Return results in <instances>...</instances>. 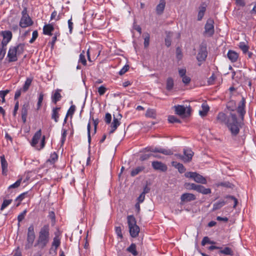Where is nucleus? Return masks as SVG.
<instances>
[{
  "label": "nucleus",
  "instance_id": "nucleus-1",
  "mask_svg": "<svg viewBox=\"0 0 256 256\" xmlns=\"http://www.w3.org/2000/svg\"><path fill=\"white\" fill-rule=\"evenodd\" d=\"M246 100L242 97L238 106L236 102L232 100L228 102L224 112L218 114L216 120L220 124H224L230 132L232 137L236 136L240 132V128L244 124V116L246 114Z\"/></svg>",
  "mask_w": 256,
  "mask_h": 256
},
{
  "label": "nucleus",
  "instance_id": "nucleus-2",
  "mask_svg": "<svg viewBox=\"0 0 256 256\" xmlns=\"http://www.w3.org/2000/svg\"><path fill=\"white\" fill-rule=\"evenodd\" d=\"M50 226L48 224H44L40 228L34 246H38L43 249L47 246L50 240Z\"/></svg>",
  "mask_w": 256,
  "mask_h": 256
},
{
  "label": "nucleus",
  "instance_id": "nucleus-3",
  "mask_svg": "<svg viewBox=\"0 0 256 256\" xmlns=\"http://www.w3.org/2000/svg\"><path fill=\"white\" fill-rule=\"evenodd\" d=\"M146 150L147 152H152V158H164L161 156V154L165 156H170L173 154V152L171 149L164 148L160 146H149L146 148Z\"/></svg>",
  "mask_w": 256,
  "mask_h": 256
},
{
  "label": "nucleus",
  "instance_id": "nucleus-4",
  "mask_svg": "<svg viewBox=\"0 0 256 256\" xmlns=\"http://www.w3.org/2000/svg\"><path fill=\"white\" fill-rule=\"evenodd\" d=\"M129 232L132 238H136L140 232V228L136 224V218L133 215L127 216Z\"/></svg>",
  "mask_w": 256,
  "mask_h": 256
},
{
  "label": "nucleus",
  "instance_id": "nucleus-5",
  "mask_svg": "<svg viewBox=\"0 0 256 256\" xmlns=\"http://www.w3.org/2000/svg\"><path fill=\"white\" fill-rule=\"evenodd\" d=\"M35 238L36 234L34 230V226L32 224L28 228L26 241L24 245L25 250H28L32 248Z\"/></svg>",
  "mask_w": 256,
  "mask_h": 256
},
{
  "label": "nucleus",
  "instance_id": "nucleus-6",
  "mask_svg": "<svg viewBox=\"0 0 256 256\" xmlns=\"http://www.w3.org/2000/svg\"><path fill=\"white\" fill-rule=\"evenodd\" d=\"M42 136V131L41 130H38L34 136L32 137V142H31V145L33 146L36 148L38 150H40L42 149L45 146V138L46 137L44 136L42 138V139L40 142V146L38 147L37 146V144L40 138Z\"/></svg>",
  "mask_w": 256,
  "mask_h": 256
},
{
  "label": "nucleus",
  "instance_id": "nucleus-7",
  "mask_svg": "<svg viewBox=\"0 0 256 256\" xmlns=\"http://www.w3.org/2000/svg\"><path fill=\"white\" fill-rule=\"evenodd\" d=\"M22 16L20 22V26L22 28H26L33 24L34 22L29 16L27 9L25 8L22 12Z\"/></svg>",
  "mask_w": 256,
  "mask_h": 256
},
{
  "label": "nucleus",
  "instance_id": "nucleus-8",
  "mask_svg": "<svg viewBox=\"0 0 256 256\" xmlns=\"http://www.w3.org/2000/svg\"><path fill=\"white\" fill-rule=\"evenodd\" d=\"M208 56L207 46L204 43H202L200 46L198 54L196 56V59L200 62L198 66H201V62H204Z\"/></svg>",
  "mask_w": 256,
  "mask_h": 256
},
{
  "label": "nucleus",
  "instance_id": "nucleus-9",
  "mask_svg": "<svg viewBox=\"0 0 256 256\" xmlns=\"http://www.w3.org/2000/svg\"><path fill=\"white\" fill-rule=\"evenodd\" d=\"M176 114L182 116L187 118L190 116L191 108L190 106L186 108L184 106L177 105L174 106Z\"/></svg>",
  "mask_w": 256,
  "mask_h": 256
},
{
  "label": "nucleus",
  "instance_id": "nucleus-10",
  "mask_svg": "<svg viewBox=\"0 0 256 256\" xmlns=\"http://www.w3.org/2000/svg\"><path fill=\"white\" fill-rule=\"evenodd\" d=\"M184 176L186 178H190L194 180V182L197 183H200L202 184H206L207 180L206 178L202 176L200 174L196 172H186L184 174Z\"/></svg>",
  "mask_w": 256,
  "mask_h": 256
},
{
  "label": "nucleus",
  "instance_id": "nucleus-11",
  "mask_svg": "<svg viewBox=\"0 0 256 256\" xmlns=\"http://www.w3.org/2000/svg\"><path fill=\"white\" fill-rule=\"evenodd\" d=\"M184 156L180 154H175L176 158L181 160H192L194 152L191 149L186 148H184L183 150Z\"/></svg>",
  "mask_w": 256,
  "mask_h": 256
},
{
  "label": "nucleus",
  "instance_id": "nucleus-12",
  "mask_svg": "<svg viewBox=\"0 0 256 256\" xmlns=\"http://www.w3.org/2000/svg\"><path fill=\"white\" fill-rule=\"evenodd\" d=\"M214 21L212 18H208L204 26V32L208 36H212L214 33Z\"/></svg>",
  "mask_w": 256,
  "mask_h": 256
},
{
  "label": "nucleus",
  "instance_id": "nucleus-13",
  "mask_svg": "<svg viewBox=\"0 0 256 256\" xmlns=\"http://www.w3.org/2000/svg\"><path fill=\"white\" fill-rule=\"evenodd\" d=\"M18 54L15 48L10 46L8 54V61L9 62H14L18 60Z\"/></svg>",
  "mask_w": 256,
  "mask_h": 256
},
{
  "label": "nucleus",
  "instance_id": "nucleus-14",
  "mask_svg": "<svg viewBox=\"0 0 256 256\" xmlns=\"http://www.w3.org/2000/svg\"><path fill=\"white\" fill-rule=\"evenodd\" d=\"M152 166L155 170L162 172H165L168 170L166 165L160 161H152Z\"/></svg>",
  "mask_w": 256,
  "mask_h": 256
},
{
  "label": "nucleus",
  "instance_id": "nucleus-15",
  "mask_svg": "<svg viewBox=\"0 0 256 256\" xmlns=\"http://www.w3.org/2000/svg\"><path fill=\"white\" fill-rule=\"evenodd\" d=\"M196 200L194 194L190 193L183 194L180 196L181 202H188Z\"/></svg>",
  "mask_w": 256,
  "mask_h": 256
},
{
  "label": "nucleus",
  "instance_id": "nucleus-16",
  "mask_svg": "<svg viewBox=\"0 0 256 256\" xmlns=\"http://www.w3.org/2000/svg\"><path fill=\"white\" fill-rule=\"evenodd\" d=\"M29 108V104L28 103H25L24 104H23L21 110L22 118L24 124H25L26 121L28 112Z\"/></svg>",
  "mask_w": 256,
  "mask_h": 256
},
{
  "label": "nucleus",
  "instance_id": "nucleus-17",
  "mask_svg": "<svg viewBox=\"0 0 256 256\" xmlns=\"http://www.w3.org/2000/svg\"><path fill=\"white\" fill-rule=\"evenodd\" d=\"M218 254H223L226 256L228 255L232 256L234 254V252L233 250L232 249V248L230 247L226 246L222 248L220 246V248H219Z\"/></svg>",
  "mask_w": 256,
  "mask_h": 256
},
{
  "label": "nucleus",
  "instance_id": "nucleus-18",
  "mask_svg": "<svg viewBox=\"0 0 256 256\" xmlns=\"http://www.w3.org/2000/svg\"><path fill=\"white\" fill-rule=\"evenodd\" d=\"M207 4L206 2H203L201 4L199 7V12L198 15V20H201L204 17V13L206 11Z\"/></svg>",
  "mask_w": 256,
  "mask_h": 256
},
{
  "label": "nucleus",
  "instance_id": "nucleus-19",
  "mask_svg": "<svg viewBox=\"0 0 256 256\" xmlns=\"http://www.w3.org/2000/svg\"><path fill=\"white\" fill-rule=\"evenodd\" d=\"M227 56L231 62H234L238 60V54L234 50H229L227 54Z\"/></svg>",
  "mask_w": 256,
  "mask_h": 256
},
{
  "label": "nucleus",
  "instance_id": "nucleus-20",
  "mask_svg": "<svg viewBox=\"0 0 256 256\" xmlns=\"http://www.w3.org/2000/svg\"><path fill=\"white\" fill-rule=\"evenodd\" d=\"M196 190L203 194H208L212 192L211 189L210 188H206L204 186L198 184Z\"/></svg>",
  "mask_w": 256,
  "mask_h": 256
},
{
  "label": "nucleus",
  "instance_id": "nucleus-21",
  "mask_svg": "<svg viewBox=\"0 0 256 256\" xmlns=\"http://www.w3.org/2000/svg\"><path fill=\"white\" fill-rule=\"evenodd\" d=\"M166 2L164 0H160V3L156 7V12L158 15L162 14L164 10Z\"/></svg>",
  "mask_w": 256,
  "mask_h": 256
},
{
  "label": "nucleus",
  "instance_id": "nucleus-22",
  "mask_svg": "<svg viewBox=\"0 0 256 256\" xmlns=\"http://www.w3.org/2000/svg\"><path fill=\"white\" fill-rule=\"evenodd\" d=\"M61 90L57 89L55 92L52 96V101L54 104H56L58 102L60 101L62 97L60 94Z\"/></svg>",
  "mask_w": 256,
  "mask_h": 256
},
{
  "label": "nucleus",
  "instance_id": "nucleus-23",
  "mask_svg": "<svg viewBox=\"0 0 256 256\" xmlns=\"http://www.w3.org/2000/svg\"><path fill=\"white\" fill-rule=\"evenodd\" d=\"M60 110V107H56L54 108L52 110V119L54 120L56 122H58V118L60 116V114L58 112Z\"/></svg>",
  "mask_w": 256,
  "mask_h": 256
},
{
  "label": "nucleus",
  "instance_id": "nucleus-24",
  "mask_svg": "<svg viewBox=\"0 0 256 256\" xmlns=\"http://www.w3.org/2000/svg\"><path fill=\"white\" fill-rule=\"evenodd\" d=\"M54 30V27L51 24H46L43 28V34L46 35L52 36Z\"/></svg>",
  "mask_w": 256,
  "mask_h": 256
},
{
  "label": "nucleus",
  "instance_id": "nucleus-25",
  "mask_svg": "<svg viewBox=\"0 0 256 256\" xmlns=\"http://www.w3.org/2000/svg\"><path fill=\"white\" fill-rule=\"evenodd\" d=\"M60 239L58 238V236H56L53 238V241L52 244V247L50 248V250H53V248L54 247V252H56L58 248L60 246Z\"/></svg>",
  "mask_w": 256,
  "mask_h": 256
},
{
  "label": "nucleus",
  "instance_id": "nucleus-26",
  "mask_svg": "<svg viewBox=\"0 0 256 256\" xmlns=\"http://www.w3.org/2000/svg\"><path fill=\"white\" fill-rule=\"evenodd\" d=\"M120 122H119L118 118H116L115 116H114L113 122L111 124L110 128L111 130L110 132V134H112L116 130L117 128L120 125Z\"/></svg>",
  "mask_w": 256,
  "mask_h": 256
},
{
  "label": "nucleus",
  "instance_id": "nucleus-27",
  "mask_svg": "<svg viewBox=\"0 0 256 256\" xmlns=\"http://www.w3.org/2000/svg\"><path fill=\"white\" fill-rule=\"evenodd\" d=\"M226 204H227V201H225L224 200H220L218 202H216L213 204L212 211H215L218 210H220Z\"/></svg>",
  "mask_w": 256,
  "mask_h": 256
},
{
  "label": "nucleus",
  "instance_id": "nucleus-28",
  "mask_svg": "<svg viewBox=\"0 0 256 256\" xmlns=\"http://www.w3.org/2000/svg\"><path fill=\"white\" fill-rule=\"evenodd\" d=\"M32 78H28L24 84L22 88V91L24 92H27L29 89L30 86L32 84Z\"/></svg>",
  "mask_w": 256,
  "mask_h": 256
},
{
  "label": "nucleus",
  "instance_id": "nucleus-29",
  "mask_svg": "<svg viewBox=\"0 0 256 256\" xmlns=\"http://www.w3.org/2000/svg\"><path fill=\"white\" fill-rule=\"evenodd\" d=\"M172 32H166V38H165V44L167 47H169L171 45L172 37Z\"/></svg>",
  "mask_w": 256,
  "mask_h": 256
},
{
  "label": "nucleus",
  "instance_id": "nucleus-30",
  "mask_svg": "<svg viewBox=\"0 0 256 256\" xmlns=\"http://www.w3.org/2000/svg\"><path fill=\"white\" fill-rule=\"evenodd\" d=\"M2 35L3 40H7V42H8L12 38V33L9 30L2 32Z\"/></svg>",
  "mask_w": 256,
  "mask_h": 256
},
{
  "label": "nucleus",
  "instance_id": "nucleus-31",
  "mask_svg": "<svg viewBox=\"0 0 256 256\" xmlns=\"http://www.w3.org/2000/svg\"><path fill=\"white\" fill-rule=\"evenodd\" d=\"M172 165L178 170L180 174L184 173L186 171V168L182 164L177 163L176 161H172Z\"/></svg>",
  "mask_w": 256,
  "mask_h": 256
},
{
  "label": "nucleus",
  "instance_id": "nucleus-32",
  "mask_svg": "<svg viewBox=\"0 0 256 256\" xmlns=\"http://www.w3.org/2000/svg\"><path fill=\"white\" fill-rule=\"evenodd\" d=\"M174 82L172 78L169 77L166 80V88L168 90H171L174 87Z\"/></svg>",
  "mask_w": 256,
  "mask_h": 256
},
{
  "label": "nucleus",
  "instance_id": "nucleus-33",
  "mask_svg": "<svg viewBox=\"0 0 256 256\" xmlns=\"http://www.w3.org/2000/svg\"><path fill=\"white\" fill-rule=\"evenodd\" d=\"M126 250L132 254L134 256H136L138 252L136 250V245L134 244H132L129 247L126 249Z\"/></svg>",
  "mask_w": 256,
  "mask_h": 256
},
{
  "label": "nucleus",
  "instance_id": "nucleus-34",
  "mask_svg": "<svg viewBox=\"0 0 256 256\" xmlns=\"http://www.w3.org/2000/svg\"><path fill=\"white\" fill-rule=\"evenodd\" d=\"M14 48H16L18 55L20 56L24 52L25 44H19Z\"/></svg>",
  "mask_w": 256,
  "mask_h": 256
},
{
  "label": "nucleus",
  "instance_id": "nucleus-35",
  "mask_svg": "<svg viewBox=\"0 0 256 256\" xmlns=\"http://www.w3.org/2000/svg\"><path fill=\"white\" fill-rule=\"evenodd\" d=\"M202 110H200L199 114L202 116H204L207 114L210 108L207 104H202Z\"/></svg>",
  "mask_w": 256,
  "mask_h": 256
},
{
  "label": "nucleus",
  "instance_id": "nucleus-36",
  "mask_svg": "<svg viewBox=\"0 0 256 256\" xmlns=\"http://www.w3.org/2000/svg\"><path fill=\"white\" fill-rule=\"evenodd\" d=\"M144 169V168L142 166H138L131 171L130 176H134L138 174L140 172H142Z\"/></svg>",
  "mask_w": 256,
  "mask_h": 256
},
{
  "label": "nucleus",
  "instance_id": "nucleus-37",
  "mask_svg": "<svg viewBox=\"0 0 256 256\" xmlns=\"http://www.w3.org/2000/svg\"><path fill=\"white\" fill-rule=\"evenodd\" d=\"M48 217L51 220V224L52 226H54L56 224V215L54 211H50Z\"/></svg>",
  "mask_w": 256,
  "mask_h": 256
},
{
  "label": "nucleus",
  "instance_id": "nucleus-38",
  "mask_svg": "<svg viewBox=\"0 0 256 256\" xmlns=\"http://www.w3.org/2000/svg\"><path fill=\"white\" fill-rule=\"evenodd\" d=\"M2 174L4 176H6L8 172V164L7 161H1Z\"/></svg>",
  "mask_w": 256,
  "mask_h": 256
},
{
  "label": "nucleus",
  "instance_id": "nucleus-39",
  "mask_svg": "<svg viewBox=\"0 0 256 256\" xmlns=\"http://www.w3.org/2000/svg\"><path fill=\"white\" fill-rule=\"evenodd\" d=\"M218 186H222L226 188H233L234 185L228 181L223 182L219 183Z\"/></svg>",
  "mask_w": 256,
  "mask_h": 256
},
{
  "label": "nucleus",
  "instance_id": "nucleus-40",
  "mask_svg": "<svg viewBox=\"0 0 256 256\" xmlns=\"http://www.w3.org/2000/svg\"><path fill=\"white\" fill-rule=\"evenodd\" d=\"M27 210H24L22 212H21L18 216V226H20V222L24 218L26 214Z\"/></svg>",
  "mask_w": 256,
  "mask_h": 256
},
{
  "label": "nucleus",
  "instance_id": "nucleus-41",
  "mask_svg": "<svg viewBox=\"0 0 256 256\" xmlns=\"http://www.w3.org/2000/svg\"><path fill=\"white\" fill-rule=\"evenodd\" d=\"M78 62L82 63L84 66L86 65V60L85 56H84V50L80 54Z\"/></svg>",
  "mask_w": 256,
  "mask_h": 256
},
{
  "label": "nucleus",
  "instance_id": "nucleus-42",
  "mask_svg": "<svg viewBox=\"0 0 256 256\" xmlns=\"http://www.w3.org/2000/svg\"><path fill=\"white\" fill-rule=\"evenodd\" d=\"M147 117L154 118L156 117V111L152 109H148L146 113Z\"/></svg>",
  "mask_w": 256,
  "mask_h": 256
},
{
  "label": "nucleus",
  "instance_id": "nucleus-43",
  "mask_svg": "<svg viewBox=\"0 0 256 256\" xmlns=\"http://www.w3.org/2000/svg\"><path fill=\"white\" fill-rule=\"evenodd\" d=\"M198 184H196L194 183H188L186 182L184 184L185 188L188 190H195L196 189V186Z\"/></svg>",
  "mask_w": 256,
  "mask_h": 256
},
{
  "label": "nucleus",
  "instance_id": "nucleus-44",
  "mask_svg": "<svg viewBox=\"0 0 256 256\" xmlns=\"http://www.w3.org/2000/svg\"><path fill=\"white\" fill-rule=\"evenodd\" d=\"M12 201V199L4 200L1 206L0 210H4L6 206H8L10 204H11Z\"/></svg>",
  "mask_w": 256,
  "mask_h": 256
},
{
  "label": "nucleus",
  "instance_id": "nucleus-45",
  "mask_svg": "<svg viewBox=\"0 0 256 256\" xmlns=\"http://www.w3.org/2000/svg\"><path fill=\"white\" fill-rule=\"evenodd\" d=\"M240 48L242 50L244 54L246 53L248 50V46L245 44L244 42H241L239 44Z\"/></svg>",
  "mask_w": 256,
  "mask_h": 256
},
{
  "label": "nucleus",
  "instance_id": "nucleus-46",
  "mask_svg": "<svg viewBox=\"0 0 256 256\" xmlns=\"http://www.w3.org/2000/svg\"><path fill=\"white\" fill-rule=\"evenodd\" d=\"M168 120L170 123L180 122V120L174 116H170L168 118Z\"/></svg>",
  "mask_w": 256,
  "mask_h": 256
},
{
  "label": "nucleus",
  "instance_id": "nucleus-47",
  "mask_svg": "<svg viewBox=\"0 0 256 256\" xmlns=\"http://www.w3.org/2000/svg\"><path fill=\"white\" fill-rule=\"evenodd\" d=\"M115 231L118 236L119 237L120 239H122L123 236L122 232V229L121 226H116L115 228Z\"/></svg>",
  "mask_w": 256,
  "mask_h": 256
},
{
  "label": "nucleus",
  "instance_id": "nucleus-48",
  "mask_svg": "<svg viewBox=\"0 0 256 256\" xmlns=\"http://www.w3.org/2000/svg\"><path fill=\"white\" fill-rule=\"evenodd\" d=\"M21 182H22V178L18 179L14 184H11L8 187V189L18 188L20 186Z\"/></svg>",
  "mask_w": 256,
  "mask_h": 256
},
{
  "label": "nucleus",
  "instance_id": "nucleus-49",
  "mask_svg": "<svg viewBox=\"0 0 256 256\" xmlns=\"http://www.w3.org/2000/svg\"><path fill=\"white\" fill-rule=\"evenodd\" d=\"M76 110V106L74 105H72L68 110L66 114L67 116H72L74 114Z\"/></svg>",
  "mask_w": 256,
  "mask_h": 256
},
{
  "label": "nucleus",
  "instance_id": "nucleus-50",
  "mask_svg": "<svg viewBox=\"0 0 256 256\" xmlns=\"http://www.w3.org/2000/svg\"><path fill=\"white\" fill-rule=\"evenodd\" d=\"M152 152L150 154H145L140 156V160H147L148 159H152Z\"/></svg>",
  "mask_w": 256,
  "mask_h": 256
},
{
  "label": "nucleus",
  "instance_id": "nucleus-51",
  "mask_svg": "<svg viewBox=\"0 0 256 256\" xmlns=\"http://www.w3.org/2000/svg\"><path fill=\"white\" fill-rule=\"evenodd\" d=\"M10 92V90H0V96L2 98V102H5V96Z\"/></svg>",
  "mask_w": 256,
  "mask_h": 256
},
{
  "label": "nucleus",
  "instance_id": "nucleus-52",
  "mask_svg": "<svg viewBox=\"0 0 256 256\" xmlns=\"http://www.w3.org/2000/svg\"><path fill=\"white\" fill-rule=\"evenodd\" d=\"M43 99H44V94L42 92H41L39 95L38 100V104H37V106H38L37 109L38 110L40 108Z\"/></svg>",
  "mask_w": 256,
  "mask_h": 256
},
{
  "label": "nucleus",
  "instance_id": "nucleus-53",
  "mask_svg": "<svg viewBox=\"0 0 256 256\" xmlns=\"http://www.w3.org/2000/svg\"><path fill=\"white\" fill-rule=\"evenodd\" d=\"M225 198H226L230 199V200H234V204L233 208H236V206L238 203V200L234 196H230V195H228V196H226Z\"/></svg>",
  "mask_w": 256,
  "mask_h": 256
},
{
  "label": "nucleus",
  "instance_id": "nucleus-54",
  "mask_svg": "<svg viewBox=\"0 0 256 256\" xmlns=\"http://www.w3.org/2000/svg\"><path fill=\"white\" fill-rule=\"evenodd\" d=\"M106 90V88L104 86H101L98 88V92L100 96L104 95Z\"/></svg>",
  "mask_w": 256,
  "mask_h": 256
},
{
  "label": "nucleus",
  "instance_id": "nucleus-55",
  "mask_svg": "<svg viewBox=\"0 0 256 256\" xmlns=\"http://www.w3.org/2000/svg\"><path fill=\"white\" fill-rule=\"evenodd\" d=\"M28 192H24L19 195L15 200L16 201L22 202L28 194Z\"/></svg>",
  "mask_w": 256,
  "mask_h": 256
},
{
  "label": "nucleus",
  "instance_id": "nucleus-56",
  "mask_svg": "<svg viewBox=\"0 0 256 256\" xmlns=\"http://www.w3.org/2000/svg\"><path fill=\"white\" fill-rule=\"evenodd\" d=\"M210 240L208 236H204L201 242V244L202 246H204L206 244H210Z\"/></svg>",
  "mask_w": 256,
  "mask_h": 256
},
{
  "label": "nucleus",
  "instance_id": "nucleus-57",
  "mask_svg": "<svg viewBox=\"0 0 256 256\" xmlns=\"http://www.w3.org/2000/svg\"><path fill=\"white\" fill-rule=\"evenodd\" d=\"M129 69L128 65H125L119 72L118 74L120 75H122L125 74Z\"/></svg>",
  "mask_w": 256,
  "mask_h": 256
},
{
  "label": "nucleus",
  "instance_id": "nucleus-58",
  "mask_svg": "<svg viewBox=\"0 0 256 256\" xmlns=\"http://www.w3.org/2000/svg\"><path fill=\"white\" fill-rule=\"evenodd\" d=\"M191 80V78L186 76V75L183 77H182V81L185 84H188Z\"/></svg>",
  "mask_w": 256,
  "mask_h": 256
},
{
  "label": "nucleus",
  "instance_id": "nucleus-59",
  "mask_svg": "<svg viewBox=\"0 0 256 256\" xmlns=\"http://www.w3.org/2000/svg\"><path fill=\"white\" fill-rule=\"evenodd\" d=\"M112 120L111 114L109 113H106L105 116L104 120L106 124H110Z\"/></svg>",
  "mask_w": 256,
  "mask_h": 256
},
{
  "label": "nucleus",
  "instance_id": "nucleus-60",
  "mask_svg": "<svg viewBox=\"0 0 256 256\" xmlns=\"http://www.w3.org/2000/svg\"><path fill=\"white\" fill-rule=\"evenodd\" d=\"M186 68H182L178 70V74L182 78L186 76Z\"/></svg>",
  "mask_w": 256,
  "mask_h": 256
},
{
  "label": "nucleus",
  "instance_id": "nucleus-61",
  "mask_svg": "<svg viewBox=\"0 0 256 256\" xmlns=\"http://www.w3.org/2000/svg\"><path fill=\"white\" fill-rule=\"evenodd\" d=\"M216 77L214 73H213L212 76L208 79V84H212L215 80Z\"/></svg>",
  "mask_w": 256,
  "mask_h": 256
},
{
  "label": "nucleus",
  "instance_id": "nucleus-62",
  "mask_svg": "<svg viewBox=\"0 0 256 256\" xmlns=\"http://www.w3.org/2000/svg\"><path fill=\"white\" fill-rule=\"evenodd\" d=\"M68 26L69 28L70 33H72L73 28V22H72V18L68 20Z\"/></svg>",
  "mask_w": 256,
  "mask_h": 256
},
{
  "label": "nucleus",
  "instance_id": "nucleus-63",
  "mask_svg": "<svg viewBox=\"0 0 256 256\" xmlns=\"http://www.w3.org/2000/svg\"><path fill=\"white\" fill-rule=\"evenodd\" d=\"M150 42V36L149 34H148V36H146L144 39V46L145 48H146L149 45Z\"/></svg>",
  "mask_w": 256,
  "mask_h": 256
},
{
  "label": "nucleus",
  "instance_id": "nucleus-64",
  "mask_svg": "<svg viewBox=\"0 0 256 256\" xmlns=\"http://www.w3.org/2000/svg\"><path fill=\"white\" fill-rule=\"evenodd\" d=\"M22 91V88L16 91L15 94H14V100H16L20 96Z\"/></svg>",
  "mask_w": 256,
  "mask_h": 256
}]
</instances>
